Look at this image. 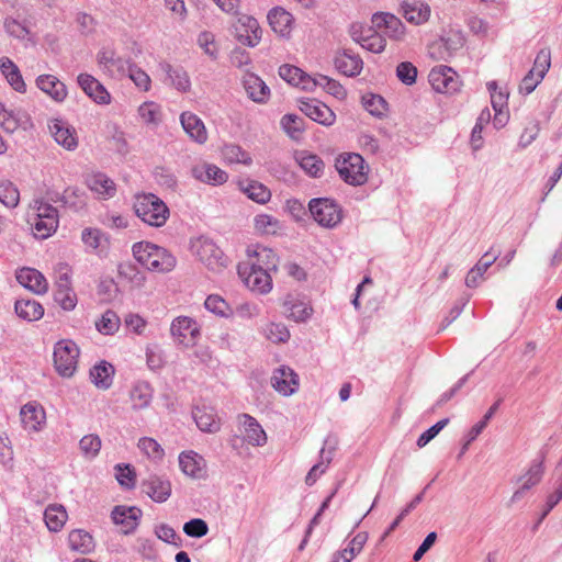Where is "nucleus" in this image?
Instances as JSON below:
<instances>
[{"label": "nucleus", "mask_w": 562, "mask_h": 562, "mask_svg": "<svg viewBox=\"0 0 562 562\" xmlns=\"http://www.w3.org/2000/svg\"><path fill=\"white\" fill-rule=\"evenodd\" d=\"M132 251L134 258L150 271L169 272L177 263L176 257L168 249L149 241L134 244Z\"/></svg>", "instance_id": "obj_1"}, {"label": "nucleus", "mask_w": 562, "mask_h": 562, "mask_svg": "<svg viewBox=\"0 0 562 562\" xmlns=\"http://www.w3.org/2000/svg\"><path fill=\"white\" fill-rule=\"evenodd\" d=\"M133 206L136 215L153 227L164 226L170 215L167 204L154 193L136 194Z\"/></svg>", "instance_id": "obj_2"}, {"label": "nucleus", "mask_w": 562, "mask_h": 562, "mask_svg": "<svg viewBox=\"0 0 562 562\" xmlns=\"http://www.w3.org/2000/svg\"><path fill=\"white\" fill-rule=\"evenodd\" d=\"M194 256L211 271L220 272L226 267L227 259L222 249L209 237L200 236L191 241Z\"/></svg>", "instance_id": "obj_3"}, {"label": "nucleus", "mask_w": 562, "mask_h": 562, "mask_svg": "<svg viewBox=\"0 0 562 562\" xmlns=\"http://www.w3.org/2000/svg\"><path fill=\"white\" fill-rule=\"evenodd\" d=\"M79 348L70 339H61L54 347V367L59 375L70 378L77 370Z\"/></svg>", "instance_id": "obj_4"}, {"label": "nucleus", "mask_w": 562, "mask_h": 562, "mask_svg": "<svg viewBox=\"0 0 562 562\" xmlns=\"http://www.w3.org/2000/svg\"><path fill=\"white\" fill-rule=\"evenodd\" d=\"M336 169L341 179L349 184L361 186L368 180V167L359 154L340 156L336 161Z\"/></svg>", "instance_id": "obj_5"}, {"label": "nucleus", "mask_w": 562, "mask_h": 562, "mask_svg": "<svg viewBox=\"0 0 562 562\" xmlns=\"http://www.w3.org/2000/svg\"><path fill=\"white\" fill-rule=\"evenodd\" d=\"M308 210L313 218L323 227L334 228L342 220V210L334 201L327 198L312 199Z\"/></svg>", "instance_id": "obj_6"}, {"label": "nucleus", "mask_w": 562, "mask_h": 562, "mask_svg": "<svg viewBox=\"0 0 562 562\" xmlns=\"http://www.w3.org/2000/svg\"><path fill=\"white\" fill-rule=\"evenodd\" d=\"M170 333L178 345L189 348L196 344L200 336V327L193 318L179 316L172 321Z\"/></svg>", "instance_id": "obj_7"}, {"label": "nucleus", "mask_w": 562, "mask_h": 562, "mask_svg": "<svg viewBox=\"0 0 562 562\" xmlns=\"http://www.w3.org/2000/svg\"><path fill=\"white\" fill-rule=\"evenodd\" d=\"M238 273L243 278L247 288L254 292L267 293L271 290L272 280L270 272L261 269L259 266L245 263L239 266Z\"/></svg>", "instance_id": "obj_8"}, {"label": "nucleus", "mask_w": 562, "mask_h": 562, "mask_svg": "<svg viewBox=\"0 0 562 562\" xmlns=\"http://www.w3.org/2000/svg\"><path fill=\"white\" fill-rule=\"evenodd\" d=\"M428 79L432 89L440 93H454L460 89L457 72L448 66L441 65L432 68Z\"/></svg>", "instance_id": "obj_9"}, {"label": "nucleus", "mask_w": 562, "mask_h": 562, "mask_svg": "<svg viewBox=\"0 0 562 562\" xmlns=\"http://www.w3.org/2000/svg\"><path fill=\"white\" fill-rule=\"evenodd\" d=\"M0 126L8 133L32 127V120L23 109H9L0 102Z\"/></svg>", "instance_id": "obj_10"}, {"label": "nucleus", "mask_w": 562, "mask_h": 562, "mask_svg": "<svg viewBox=\"0 0 562 562\" xmlns=\"http://www.w3.org/2000/svg\"><path fill=\"white\" fill-rule=\"evenodd\" d=\"M97 65L104 75L112 78L126 72V61L110 47H103L98 52Z\"/></svg>", "instance_id": "obj_11"}, {"label": "nucleus", "mask_w": 562, "mask_h": 562, "mask_svg": "<svg viewBox=\"0 0 562 562\" xmlns=\"http://www.w3.org/2000/svg\"><path fill=\"white\" fill-rule=\"evenodd\" d=\"M299 109L311 120L325 126L333 125L336 120L331 109L317 99L300 100Z\"/></svg>", "instance_id": "obj_12"}, {"label": "nucleus", "mask_w": 562, "mask_h": 562, "mask_svg": "<svg viewBox=\"0 0 562 562\" xmlns=\"http://www.w3.org/2000/svg\"><path fill=\"white\" fill-rule=\"evenodd\" d=\"M235 30L238 41L249 47L257 46L261 40L262 31L259 23L250 15L241 14Z\"/></svg>", "instance_id": "obj_13"}, {"label": "nucleus", "mask_w": 562, "mask_h": 562, "mask_svg": "<svg viewBox=\"0 0 562 562\" xmlns=\"http://www.w3.org/2000/svg\"><path fill=\"white\" fill-rule=\"evenodd\" d=\"M544 473L542 460H535L527 472L519 476L520 486L514 492L510 503L519 502L531 487L536 486L542 480Z\"/></svg>", "instance_id": "obj_14"}, {"label": "nucleus", "mask_w": 562, "mask_h": 562, "mask_svg": "<svg viewBox=\"0 0 562 562\" xmlns=\"http://www.w3.org/2000/svg\"><path fill=\"white\" fill-rule=\"evenodd\" d=\"M271 384L277 392L289 396L299 389V375L291 368L281 366L273 371Z\"/></svg>", "instance_id": "obj_15"}, {"label": "nucleus", "mask_w": 562, "mask_h": 562, "mask_svg": "<svg viewBox=\"0 0 562 562\" xmlns=\"http://www.w3.org/2000/svg\"><path fill=\"white\" fill-rule=\"evenodd\" d=\"M48 128L54 139L67 150H75L78 147L76 130L67 122L58 119L49 121Z\"/></svg>", "instance_id": "obj_16"}, {"label": "nucleus", "mask_w": 562, "mask_h": 562, "mask_svg": "<svg viewBox=\"0 0 562 562\" xmlns=\"http://www.w3.org/2000/svg\"><path fill=\"white\" fill-rule=\"evenodd\" d=\"M191 175L203 183L218 186L227 181L228 175L220 167L209 162H200L191 168Z\"/></svg>", "instance_id": "obj_17"}, {"label": "nucleus", "mask_w": 562, "mask_h": 562, "mask_svg": "<svg viewBox=\"0 0 562 562\" xmlns=\"http://www.w3.org/2000/svg\"><path fill=\"white\" fill-rule=\"evenodd\" d=\"M143 491L156 503L166 502L171 495L169 480L157 474H150L142 482Z\"/></svg>", "instance_id": "obj_18"}, {"label": "nucleus", "mask_w": 562, "mask_h": 562, "mask_svg": "<svg viewBox=\"0 0 562 562\" xmlns=\"http://www.w3.org/2000/svg\"><path fill=\"white\" fill-rule=\"evenodd\" d=\"M79 87L83 92L99 104L110 103L111 95L104 86L89 74H80L77 78Z\"/></svg>", "instance_id": "obj_19"}, {"label": "nucleus", "mask_w": 562, "mask_h": 562, "mask_svg": "<svg viewBox=\"0 0 562 562\" xmlns=\"http://www.w3.org/2000/svg\"><path fill=\"white\" fill-rule=\"evenodd\" d=\"M142 510L137 507L115 506L111 513L113 522L122 526V531L125 535L135 531Z\"/></svg>", "instance_id": "obj_20"}, {"label": "nucleus", "mask_w": 562, "mask_h": 562, "mask_svg": "<svg viewBox=\"0 0 562 562\" xmlns=\"http://www.w3.org/2000/svg\"><path fill=\"white\" fill-rule=\"evenodd\" d=\"M372 23L379 30L384 29L385 34L393 40L400 41L405 34V26L402 21L391 13H374L372 16Z\"/></svg>", "instance_id": "obj_21"}, {"label": "nucleus", "mask_w": 562, "mask_h": 562, "mask_svg": "<svg viewBox=\"0 0 562 562\" xmlns=\"http://www.w3.org/2000/svg\"><path fill=\"white\" fill-rule=\"evenodd\" d=\"M335 67L345 76L356 77L362 71L363 60L350 49H344L335 56Z\"/></svg>", "instance_id": "obj_22"}, {"label": "nucleus", "mask_w": 562, "mask_h": 562, "mask_svg": "<svg viewBox=\"0 0 562 562\" xmlns=\"http://www.w3.org/2000/svg\"><path fill=\"white\" fill-rule=\"evenodd\" d=\"M23 427L30 431H40L45 424L46 415L43 406L35 402L26 403L20 411Z\"/></svg>", "instance_id": "obj_23"}, {"label": "nucleus", "mask_w": 562, "mask_h": 562, "mask_svg": "<svg viewBox=\"0 0 562 562\" xmlns=\"http://www.w3.org/2000/svg\"><path fill=\"white\" fill-rule=\"evenodd\" d=\"M238 423L244 427L246 441L254 447L267 443V435L256 418L248 414L238 415Z\"/></svg>", "instance_id": "obj_24"}, {"label": "nucleus", "mask_w": 562, "mask_h": 562, "mask_svg": "<svg viewBox=\"0 0 562 562\" xmlns=\"http://www.w3.org/2000/svg\"><path fill=\"white\" fill-rule=\"evenodd\" d=\"M18 282L36 294H44L48 290L45 277L36 269L22 268L16 272Z\"/></svg>", "instance_id": "obj_25"}, {"label": "nucleus", "mask_w": 562, "mask_h": 562, "mask_svg": "<svg viewBox=\"0 0 562 562\" xmlns=\"http://www.w3.org/2000/svg\"><path fill=\"white\" fill-rule=\"evenodd\" d=\"M181 471L193 479H202L205 475V460L194 451L181 452L179 456Z\"/></svg>", "instance_id": "obj_26"}, {"label": "nucleus", "mask_w": 562, "mask_h": 562, "mask_svg": "<svg viewBox=\"0 0 562 562\" xmlns=\"http://www.w3.org/2000/svg\"><path fill=\"white\" fill-rule=\"evenodd\" d=\"M196 426L201 431L215 434L221 429V420L212 407L196 406L192 412Z\"/></svg>", "instance_id": "obj_27"}, {"label": "nucleus", "mask_w": 562, "mask_h": 562, "mask_svg": "<svg viewBox=\"0 0 562 562\" xmlns=\"http://www.w3.org/2000/svg\"><path fill=\"white\" fill-rule=\"evenodd\" d=\"M36 86L56 102H63L67 97V88L53 75H41L36 78Z\"/></svg>", "instance_id": "obj_28"}, {"label": "nucleus", "mask_w": 562, "mask_h": 562, "mask_svg": "<svg viewBox=\"0 0 562 562\" xmlns=\"http://www.w3.org/2000/svg\"><path fill=\"white\" fill-rule=\"evenodd\" d=\"M180 122L186 133L196 143L204 144L207 139V132L202 120L191 113L183 112Z\"/></svg>", "instance_id": "obj_29"}, {"label": "nucleus", "mask_w": 562, "mask_h": 562, "mask_svg": "<svg viewBox=\"0 0 562 562\" xmlns=\"http://www.w3.org/2000/svg\"><path fill=\"white\" fill-rule=\"evenodd\" d=\"M86 183L88 188L98 194L100 199H110L115 192V183L106 175L98 172L87 177Z\"/></svg>", "instance_id": "obj_30"}, {"label": "nucleus", "mask_w": 562, "mask_h": 562, "mask_svg": "<svg viewBox=\"0 0 562 562\" xmlns=\"http://www.w3.org/2000/svg\"><path fill=\"white\" fill-rule=\"evenodd\" d=\"M268 21L272 30L281 35L288 36L292 30L293 15L283 8L276 7L268 13Z\"/></svg>", "instance_id": "obj_31"}, {"label": "nucleus", "mask_w": 562, "mask_h": 562, "mask_svg": "<svg viewBox=\"0 0 562 562\" xmlns=\"http://www.w3.org/2000/svg\"><path fill=\"white\" fill-rule=\"evenodd\" d=\"M153 387L146 381L136 382L130 391V400L134 411L145 409L153 400Z\"/></svg>", "instance_id": "obj_32"}, {"label": "nucleus", "mask_w": 562, "mask_h": 562, "mask_svg": "<svg viewBox=\"0 0 562 562\" xmlns=\"http://www.w3.org/2000/svg\"><path fill=\"white\" fill-rule=\"evenodd\" d=\"M402 13L407 22L419 25L428 21L430 7L422 1L404 2Z\"/></svg>", "instance_id": "obj_33"}, {"label": "nucleus", "mask_w": 562, "mask_h": 562, "mask_svg": "<svg viewBox=\"0 0 562 562\" xmlns=\"http://www.w3.org/2000/svg\"><path fill=\"white\" fill-rule=\"evenodd\" d=\"M14 311L16 315L27 322L38 321L44 315V307L32 299H20L15 301Z\"/></svg>", "instance_id": "obj_34"}, {"label": "nucleus", "mask_w": 562, "mask_h": 562, "mask_svg": "<svg viewBox=\"0 0 562 562\" xmlns=\"http://www.w3.org/2000/svg\"><path fill=\"white\" fill-rule=\"evenodd\" d=\"M244 87L249 98H251L255 102H265L270 94L269 87L260 77L254 74H248L245 76Z\"/></svg>", "instance_id": "obj_35"}, {"label": "nucleus", "mask_w": 562, "mask_h": 562, "mask_svg": "<svg viewBox=\"0 0 562 562\" xmlns=\"http://www.w3.org/2000/svg\"><path fill=\"white\" fill-rule=\"evenodd\" d=\"M0 70L9 85L18 92H25L26 85L18 66L9 58H0Z\"/></svg>", "instance_id": "obj_36"}, {"label": "nucleus", "mask_w": 562, "mask_h": 562, "mask_svg": "<svg viewBox=\"0 0 562 562\" xmlns=\"http://www.w3.org/2000/svg\"><path fill=\"white\" fill-rule=\"evenodd\" d=\"M114 368L106 361H101L90 370L92 383L101 390H108L113 382Z\"/></svg>", "instance_id": "obj_37"}, {"label": "nucleus", "mask_w": 562, "mask_h": 562, "mask_svg": "<svg viewBox=\"0 0 562 562\" xmlns=\"http://www.w3.org/2000/svg\"><path fill=\"white\" fill-rule=\"evenodd\" d=\"M296 160L301 168L311 177L318 178L324 172L325 164L321 157L315 154L300 151L296 155Z\"/></svg>", "instance_id": "obj_38"}, {"label": "nucleus", "mask_w": 562, "mask_h": 562, "mask_svg": "<svg viewBox=\"0 0 562 562\" xmlns=\"http://www.w3.org/2000/svg\"><path fill=\"white\" fill-rule=\"evenodd\" d=\"M254 255L255 258L250 260L248 263L252 266H259L267 272L277 270L279 259L272 249L263 246H257L256 249L254 250Z\"/></svg>", "instance_id": "obj_39"}, {"label": "nucleus", "mask_w": 562, "mask_h": 562, "mask_svg": "<svg viewBox=\"0 0 562 562\" xmlns=\"http://www.w3.org/2000/svg\"><path fill=\"white\" fill-rule=\"evenodd\" d=\"M284 314L295 322H305L312 314V307L293 297H288L283 303Z\"/></svg>", "instance_id": "obj_40"}, {"label": "nucleus", "mask_w": 562, "mask_h": 562, "mask_svg": "<svg viewBox=\"0 0 562 562\" xmlns=\"http://www.w3.org/2000/svg\"><path fill=\"white\" fill-rule=\"evenodd\" d=\"M67 517V512L61 505H49L44 512L45 524L54 532L59 531L64 527Z\"/></svg>", "instance_id": "obj_41"}, {"label": "nucleus", "mask_w": 562, "mask_h": 562, "mask_svg": "<svg viewBox=\"0 0 562 562\" xmlns=\"http://www.w3.org/2000/svg\"><path fill=\"white\" fill-rule=\"evenodd\" d=\"M68 542L71 550L80 553H89L94 548L92 536L82 529L70 531Z\"/></svg>", "instance_id": "obj_42"}, {"label": "nucleus", "mask_w": 562, "mask_h": 562, "mask_svg": "<svg viewBox=\"0 0 562 562\" xmlns=\"http://www.w3.org/2000/svg\"><path fill=\"white\" fill-rule=\"evenodd\" d=\"M160 68L170 79L171 85L179 91H187L190 88V79L182 68H173L168 63H161Z\"/></svg>", "instance_id": "obj_43"}, {"label": "nucleus", "mask_w": 562, "mask_h": 562, "mask_svg": "<svg viewBox=\"0 0 562 562\" xmlns=\"http://www.w3.org/2000/svg\"><path fill=\"white\" fill-rule=\"evenodd\" d=\"M30 223L32 225L34 236L44 239L56 232L59 221L54 220L52 216L44 218L34 215V217L30 220Z\"/></svg>", "instance_id": "obj_44"}, {"label": "nucleus", "mask_w": 562, "mask_h": 562, "mask_svg": "<svg viewBox=\"0 0 562 562\" xmlns=\"http://www.w3.org/2000/svg\"><path fill=\"white\" fill-rule=\"evenodd\" d=\"M222 155L229 164H243L249 166L252 162L250 155L236 144L225 145L222 149Z\"/></svg>", "instance_id": "obj_45"}, {"label": "nucleus", "mask_w": 562, "mask_h": 562, "mask_svg": "<svg viewBox=\"0 0 562 562\" xmlns=\"http://www.w3.org/2000/svg\"><path fill=\"white\" fill-rule=\"evenodd\" d=\"M102 447L101 438L95 434L83 436L79 441V449L86 459H94Z\"/></svg>", "instance_id": "obj_46"}, {"label": "nucleus", "mask_w": 562, "mask_h": 562, "mask_svg": "<svg viewBox=\"0 0 562 562\" xmlns=\"http://www.w3.org/2000/svg\"><path fill=\"white\" fill-rule=\"evenodd\" d=\"M263 336L273 344L286 342L290 338L288 327L282 323H269L262 328Z\"/></svg>", "instance_id": "obj_47"}, {"label": "nucleus", "mask_w": 562, "mask_h": 562, "mask_svg": "<svg viewBox=\"0 0 562 562\" xmlns=\"http://www.w3.org/2000/svg\"><path fill=\"white\" fill-rule=\"evenodd\" d=\"M138 449L150 460L159 462L165 456V451L160 443L149 437H143L138 440Z\"/></svg>", "instance_id": "obj_48"}, {"label": "nucleus", "mask_w": 562, "mask_h": 562, "mask_svg": "<svg viewBox=\"0 0 562 562\" xmlns=\"http://www.w3.org/2000/svg\"><path fill=\"white\" fill-rule=\"evenodd\" d=\"M279 76L286 82L293 86H300L302 89H304V81L307 78V74L302 69L288 64L280 66Z\"/></svg>", "instance_id": "obj_49"}, {"label": "nucleus", "mask_w": 562, "mask_h": 562, "mask_svg": "<svg viewBox=\"0 0 562 562\" xmlns=\"http://www.w3.org/2000/svg\"><path fill=\"white\" fill-rule=\"evenodd\" d=\"M86 201L87 198L85 192L78 188L69 187L63 193L64 204L76 212L86 206Z\"/></svg>", "instance_id": "obj_50"}, {"label": "nucleus", "mask_w": 562, "mask_h": 562, "mask_svg": "<svg viewBox=\"0 0 562 562\" xmlns=\"http://www.w3.org/2000/svg\"><path fill=\"white\" fill-rule=\"evenodd\" d=\"M20 192L10 181H0V202L9 209L18 206Z\"/></svg>", "instance_id": "obj_51"}, {"label": "nucleus", "mask_w": 562, "mask_h": 562, "mask_svg": "<svg viewBox=\"0 0 562 562\" xmlns=\"http://www.w3.org/2000/svg\"><path fill=\"white\" fill-rule=\"evenodd\" d=\"M281 126L293 139H297L304 131V120L295 114H286L281 119Z\"/></svg>", "instance_id": "obj_52"}, {"label": "nucleus", "mask_w": 562, "mask_h": 562, "mask_svg": "<svg viewBox=\"0 0 562 562\" xmlns=\"http://www.w3.org/2000/svg\"><path fill=\"white\" fill-rule=\"evenodd\" d=\"M97 329L103 335H112L120 327V317L114 311H105L100 321L95 323Z\"/></svg>", "instance_id": "obj_53"}, {"label": "nucleus", "mask_w": 562, "mask_h": 562, "mask_svg": "<svg viewBox=\"0 0 562 562\" xmlns=\"http://www.w3.org/2000/svg\"><path fill=\"white\" fill-rule=\"evenodd\" d=\"M117 272L121 278L136 286H142L145 282L144 274L132 262L120 263L117 267Z\"/></svg>", "instance_id": "obj_54"}, {"label": "nucleus", "mask_w": 562, "mask_h": 562, "mask_svg": "<svg viewBox=\"0 0 562 562\" xmlns=\"http://www.w3.org/2000/svg\"><path fill=\"white\" fill-rule=\"evenodd\" d=\"M364 109L374 116H382L387 110L386 101L378 94H366L362 97Z\"/></svg>", "instance_id": "obj_55"}, {"label": "nucleus", "mask_w": 562, "mask_h": 562, "mask_svg": "<svg viewBox=\"0 0 562 562\" xmlns=\"http://www.w3.org/2000/svg\"><path fill=\"white\" fill-rule=\"evenodd\" d=\"M244 192L252 201L263 204L270 200V191L261 183L251 181L244 188Z\"/></svg>", "instance_id": "obj_56"}, {"label": "nucleus", "mask_w": 562, "mask_h": 562, "mask_svg": "<svg viewBox=\"0 0 562 562\" xmlns=\"http://www.w3.org/2000/svg\"><path fill=\"white\" fill-rule=\"evenodd\" d=\"M128 72L130 79L135 83V86L143 90L148 91L150 88V77L138 66L130 65L126 69Z\"/></svg>", "instance_id": "obj_57"}, {"label": "nucleus", "mask_w": 562, "mask_h": 562, "mask_svg": "<svg viewBox=\"0 0 562 562\" xmlns=\"http://www.w3.org/2000/svg\"><path fill=\"white\" fill-rule=\"evenodd\" d=\"M396 77L404 85L412 86L416 82L417 68L409 61H402L396 67Z\"/></svg>", "instance_id": "obj_58"}, {"label": "nucleus", "mask_w": 562, "mask_h": 562, "mask_svg": "<svg viewBox=\"0 0 562 562\" xmlns=\"http://www.w3.org/2000/svg\"><path fill=\"white\" fill-rule=\"evenodd\" d=\"M115 477L120 485L125 488L135 486V472L130 464H116Z\"/></svg>", "instance_id": "obj_59"}, {"label": "nucleus", "mask_w": 562, "mask_h": 562, "mask_svg": "<svg viewBox=\"0 0 562 562\" xmlns=\"http://www.w3.org/2000/svg\"><path fill=\"white\" fill-rule=\"evenodd\" d=\"M551 65V53L549 49L543 48L541 49L535 59L533 66L530 69V71L535 72L542 79L544 78L547 71L549 70Z\"/></svg>", "instance_id": "obj_60"}, {"label": "nucleus", "mask_w": 562, "mask_h": 562, "mask_svg": "<svg viewBox=\"0 0 562 562\" xmlns=\"http://www.w3.org/2000/svg\"><path fill=\"white\" fill-rule=\"evenodd\" d=\"M183 532L192 538H202L209 532V526L203 519L193 518L183 525Z\"/></svg>", "instance_id": "obj_61"}, {"label": "nucleus", "mask_w": 562, "mask_h": 562, "mask_svg": "<svg viewBox=\"0 0 562 562\" xmlns=\"http://www.w3.org/2000/svg\"><path fill=\"white\" fill-rule=\"evenodd\" d=\"M368 33L370 34L363 37L361 47L375 54L382 53L386 46L385 40L379 34L371 33V30H368Z\"/></svg>", "instance_id": "obj_62"}, {"label": "nucleus", "mask_w": 562, "mask_h": 562, "mask_svg": "<svg viewBox=\"0 0 562 562\" xmlns=\"http://www.w3.org/2000/svg\"><path fill=\"white\" fill-rule=\"evenodd\" d=\"M255 227L265 234H274L279 228V222L273 216L260 214L255 217Z\"/></svg>", "instance_id": "obj_63"}, {"label": "nucleus", "mask_w": 562, "mask_h": 562, "mask_svg": "<svg viewBox=\"0 0 562 562\" xmlns=\"http://www.w3.org/2000/svg\"><path fill=\"white\" fill-rule=\"evenodd\" d=\"M204 306L207 311L220 315L227 316L228 315V304L218 295H209L204 302Z\"/></svg>", "instance_id": "obj_64"}]
</instances>
